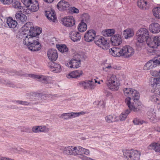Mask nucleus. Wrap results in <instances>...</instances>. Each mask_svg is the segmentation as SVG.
Instances as JSON below:
<instances>
[{
    "label": "nucleus",
    "mask_w": 160,
    "mask_h": 160,
    "mask_svg": "<svg viewBox=\"0 0 160 160\" xmlns=\"http://www.w3.org/2000/svg\"><path fill=\"white\" fill-rule=\"evenodd\" d=\"M42 32V29L38 27L35 29L33 28L28 33V35L29 36L30 38L33 41H31L29 46L28 48L29 50L32 51H38L41 48V45L38 40L39 37H37Z\"/></svg>",
    "instance_id": "obj_1"
},
{
    "label": "nucleus",
    "mask_w": 160,
    "mask_h": 160,
    "mask_svg": "<svg viewBox=\"0 0 160 160\" xmlns=\"http://www.w3.org/2000/svg\"><path fill=\"white\" fill-rule=\"evenodd\" d=\"M149 33L148 30L144 28H142L137 31L136 35L137 42L136 43L137 48L140 50L144 47V42L148 39Z\"/></svg>",
    "instance_id": "obj_2"
},
{
    "label": "nucleus",
    "mask_w": 160,
    "mask_h": 160,
    "mask_svg": "<svg viewBox=\"0 0 160 160\" xmlns=\"http://www.w3.org/2000/svg\"><path fill=\"white\" fill-rule=\"evenodd\" d=\"M106 79V84L109 89L113 91H116L118 89L120 84L115 75L108 74Z\"/></svg>",
    "instance_id": "obj_3"
},
{
    "label": "nucleus",
    "mask_w": 160,
    "mask_h": 160,
    "mask_svg": "<svg viewBox=\"0 0 160 160\" xmlns=\"http://www.w3.org/2000/svg\"><path fill=\"white\" fill-rule=\"evenodd\" d=\"M125 158L128 160H139L140 153L137 150H125L123 151Z\"/></svg>",
    "instance_id": "obj_4"
},
{
    "label": "nucleus",
    "mask_w": 160,
    "mask_h": 160,
    "mask_svg": "<svg viewBox=\"0 0 160 160\" xmlns=\"http://www.w3.org/2000/svg\"><path fill=\"white\" fill-rule=\"evenodd\" d=\"M95 43L98 47L102 48L103 49H107L109 47V44L107 40L101 36H96L95 39Z\"/></svg>",
    "instance_id": "obj_5"
},
{
    "label": "nucleus",
    "mask_w": 160,
    "mask_h": 160,
    "mask_svg": "<svg viewBox=\"0 0 160 160\" xmlns=\"http://www.w3.org/2000/svg\"><path fill=\"white\" fill-rule=\"evenodd\" d=\"M84 58L82 55L78 54L75 55L73 58L69 62L71 65V68H78L79 67L81 64V61Z\"/></svg>",
    "instance_id": "obj_6"
},
{
    "label": "nucleus",
    "mask_w": 160,
    "mask_h": 160,
    "mask_svg": "<svg viewBox=\"0 0 160 160\" xmlns=\"http://www.w3.org/2000/svg\"><path fill=\"white\" fill-rule=\"evenodd\" d=\"M29 36L28 35V34L27 35L26 33H25L24 31H22L21 32H18L17 34L16 37L19 39L22 40L23 39V43L25 45H28L29 46L30 43L31 41H33L32 39L30 38Z\"/></svg>",
    "instance_id": "obj_7"
},
{
    "label": "nucleus",
    "mask_w": 160,
    "mask_h": 160,
    "mask_svg": "<svg viewBox=\"0 0 160 160\" xmlns=\"http://www.w3.org/2000/svg\"><path fill=\"white\" fill-rule=\"evenodd\" d=\"M26 76H28L33 78H37L40 79V81L46 84L52 83L51 78L47 76H39L32 74H26Z\"/></svg>",
    "instance_id": "obj_8"
},
{
    "label": "nucleus",
    "mask_w": 160,
    "mask_h": 160,
    "mask_svg": "<svg viewBox=\"0 0 160 160\" xmlns=\"http://www.w3.org/2000/svg\"><path fill=\"white\" fill-rule=\"evenodd\" d=\"M151 81L152 92L154 93L155 94L160 95V81H158L155 78H152Z\"/></svg>",
    "instance_id": "obj_9"
},
{
    "label": "nucleus",
    "mask_w": 160,
    "mask_h": 160,
    "mask_svg": "<svg viewBox=\"0 0 160 160\" xmlns=\"http://www.w3.org/2000/svg\"><path fill=\"white\" fill-rule=\"evenodd\" d=\"M79 146L74 147L69 146L65 147L63 150V153L64 154L69 155H78Z\"/></svg>",
    "instance_id": "obj_10"
},
{
    "label": "nucleus",
    "mask_w": 160,
    "mask_h": 160,
    "mask_svg": "<svg viewBox=\"0 0 160 160\" xmlns=\"http://www.w3.org/2000/svg\"><path fill=\"white\" fill-rule=\"evenodd\" d=\"M62 22L63 24L67 27H75V21L72 16H68L64 17L62 19Z\"/></svg>",
    "instance_id": "obj_11"
},
{
    "label": "nucleus",
    "mask_w": 160,
    "mask_h": 160,
    "mask_svg": "<svg viewBox=\"0 0 160 160\" xmlns=\"http://www.w3.org/2000/svg\"><path fill=\"white\" fill-rule=\"evenodd\" d=\"M96 32L93 29L88 30L85 33L84 36V40L86 42H90L94 40L95 42Z\"/></svg>",
    "instance_id": "obj_12"
},
{
    "label": "nucleus",
    "mask_w": 160,
    "mask_h": 160,
    "mask_svg": "<svg viewBox=\"0 0 160 160\" xmlns=\"http://www.w3.org/2000/svg\"><path fill=\"white\" fill-rule=\"evenodd\" d=\"M85 113L83 112H69L63 113L61 115L59 118L64 119H68L71 118H75L81 115L85 114Z\"/></svg>",
    "instance_id": "obj_13"
},
{
    "label": "nucleus",
    "mask_w": 160,
    "mask_h": 160,
    "mask_svg": "<svg viewBox=\"0 0 160 160\" xmlns=\"http://www.w3.org/2000/svg\"><path fill=\"white\" fill-rule=\"evenodd\" d=\"M124 57L128 58L133 56L134 53V49L129 46L126 45L122 47Z\"/></svg>",
    "instance_id": "obj_14"
},
{
    "label": "nucleus",
    "mask_w": 160,
    "mask_h": 160,
    "mask_svg": "<svg viewBox=\"0 0 160 160\" xmlns=\"http://www.w3.org/2000/svg\"><path fill=\"white\" fill-rule=\"evenodd\" d=\"M32 2V0H30V1L28 2V3L26 5L24 4L27 8L30 10V11L35 12L37 11L39 9V4L38 2L33 0Z\"/></svg>",
    "instance_id": "obj_15"
},
{
    "label": "nucleus",
    "mask_w": 160,
    "mask_h": 160,
    "mask_svg": "<svg viewBox=\"0 0 160 160\" xmlns=\"http://www.w3.org/2000/svg\"><path fill=\"white\" fill-rule=\"evenodd\" d=\"M132 100L130 97H128L126 98L125 100L126 103L128 106L129 108V109L130 111H133L134 112H137L139 110V108L137 105H136V102H135V104L134 102L131 103L130 100Z\"/></svg>",
    "instance_id": "obj_16"
},
{
    "label": "nucleus",
    "mask_w": 160,
    "mask_h": 160,
    "mask_svg": "<svg viewBox=\"0 0 160 160\" xmlns=\"http://www.w3.org/2000/svg\"><path fill=\"white\" fill-rule=\"evenodd\" d=\"M122 38L120 35L116 34L111 38L112 44L114 46H118L122 42Z\"/></svg>",
    "instance_id": "obj_17"
},
{
    "label": "nucleus",
    "mask_w": 160,
    "mask_h": 160,
    "mask_svg": "<svg viewBox=\"0 0 160 160\" xmlns=\"http://www.w3.org/2000/svg\"><path fill=\"white\" fill-rule=\"evenodd\" d=\"M47 55L49 59L52 62L55 61L58 57L57 52L55 49H49Z\"/></svg>",
    "instance_id": "obj_18"
},
{
    "label": "nucleus",
    "mask_w": 160,
    "mask_h": 160,
    "mask_svg": "<svg viewBox=\"0 0 160 160\" xmlns=\"http://www.w3.org/2000/svg\"><path fill=\"white\" fill-rule=\"evenodd\" d=\"M70 6V5L68 2L65 1H60L57 6L58 9L61 11L69 9Z\"/></svg>",
    "instance_id": "obj_19"
},
{
    "label": "nucleus",
    "mask_w": 160,
    "mask_h": 160,
    "mask_svg": "<svg viewBox=\"0 0 160 160\" xmlns=\"http://www.w3.org/2000/svg\"><path fill=\"white\" fill-rule=\"evenodd\" d=\"M83 74L82 70H78L70 72L67 75V77L68 78H77L80 77Z\"/></svg>",
    "instance_id": "obj_20"
},
{
    "label": "nucleus",
    "mask_w": 160,
    "mask_h": 160,
    "mask_svg": "<svg viewBox=\"0 0 160 160\" xmlns=\"http://www.w3.org/2000/svg\"><path fill=\"white\" fill-rule=\"evenodd\" d=\"M48 66L50 67L51 70L55 72H60L61 71L60 65L58 64L52 62L48 63Z\"/></svg>",
    "instance_id": "obj_21"
},
{
    "label": "nucleus",
    "mask_w": 160,
    "mask_h": 160,
    "mask_svg": "<svg viewBox=\"0 0 160 160\" xmlns=\"http://www.w3.org/2000/svg\"><path fill=\"white\" fill-rule=\"evenodd\" d=\"M149 28L150 31L153 33H158L160 31V25L157 23H151Z\"/></svg>",
    "instance_id": "obj_22"
},
{
    "label": "nucleus",
    "mask_w": 160,
    "mask_h": 160,
    "mask_svg": "<svg viewBox=\"0 0 160 160\" xmlns=\"http://www.w3.org/2000/svg\"><path fill=\"white\" fill-rule=\"evenodd\" d=\"M70 37L73 42H77L79 41L81 38V35L79 32L75 31L70 32Z\"/></svg>",
    "instance_id": "obj_23"
},
{
    "label": "nucleus",
    "mask_w": 160,
    "mask_h": 160,
    "mask_svg": "<svg viewBox=\"0 0 160 160\" xmlns=\"http://www.w3.org/2000/svg\"><path fill=\"white\" fill-rule=\"evenodd\" d=\"M15 16L18 21L22 23L25 22L27 19V17L21 12L17 13Z\"/></svg>",
    "instance_id": "obj_24"
},
{
    "label": "nucleus",
    "mask_w": 160,
    "mask_h": 160,
    "mask_svg": "<svg viewBox=\"0 0 160 160\" xmlns=\"http://www.w3.org/2000/svg\"><path fill=\"white\" fill-rule=\"evenodd\" d=\"M148 118L151 122H154L156 119V116L155 112L153 109H151L147 112Z\"/></svg>",
    "instance_id": "obj_25"
},
{
    "label": "nucleus",
    "mask_w": 160,
    "mask_h": 160,
    "mask_svg": "<svg viewBox=\"0 0 160 160\" xmlns=\"http://www.w3.org/2000/svg\"><path fill=\"white\" fill-rule=\"evenodd\" d=\"M138 6L142 9H148L149 8L147 2L144 0H139L137 2Z\"/></svg>",
    "instance_id": "obj_26"
},
{
    "label": "nucleus",
    "mask_w": 160,
    "mask_h": 160,
    "mask_svg": "<svg viewBox=\"0 0 160 160\" xmlns=\"http://www.w3.org/2000/svg\"><path fill=\"white\" fill-rule=\"evenodd\" d=\"M46 16L49 20L53 22H55V20L57 19L54 12L52 10L46 11Z\"/></svg>",
    "instance_id": "obj_27"
},
{
    "label": "nucleus",
    "mask_w": 160,
    "mask_h": 160,
    "mask_svg": "<svg viewBox=\"0 0 160 160\" xmlns=\"http://www.w3.org/2000/svg\"><path fill=\"white\" fill-rule=\"evenodd\" d=\"M7 23L10 28H15L17 26L18 24L17 21L13 20L11 18H8L7 20Z\"/></svg>",
    "instance_id": "obj_28"
},
{
    "label": "nucleus",
    "mask_w": 160,
    "mask_h": 160,
    "mask_svg": "<svg viewBox=\"0 0 160 160\" xmlns=\"http://www.w3.org/2000/svg\"><path fill=\"white\" fill-rule=\"evenodd\" d=\"M160 142H153L150 144L148 147L149 149H153L156 152H160Z\"/></svg>",
    "instance_id": "obj_29"
},
{
    "label": "nucleus",
    "mask_w": 160,
    "mask_h": 160,
    "mask_svg": "<svg viewBox=\"0 0 160 160\" xmlns=\"http://www.w3.org/2000/svg\"><path fill=\"white\" fill-rule=\"evenodd\" d=\"M131 96L130 97L133 100L134 102L137 101L139 98V93L137 90L132 89Z\"/></svg>",
    "instance_id": "obj_30"
},
{
    "label": "nucleus",
    "mask_w": 160,
    "mask_h": 160,
    "mask_svg": "<svg viewBox=\"0 0 160 160\" xmlns=\"http://www.w3.org/2000/svg\"><path fill=\"white\" fill-rule=\"evenodd\" d=\"M134 34V31L129 28L124 30L123 32V36L126 39L132 37Z\"/></svg>",
    "instance_id": "obj_31"
},
{
    "label": "nucleus",
    "mask_w": 160,
    "mask_h": 160,
    "mask_svg": "<svg viewBox=\"0 0 160 160\" xmlns=\"http://www.w3.org/2000/svg\"><path fill=\"white\" fill-rule=\"evenodd\" d=\"M148 45L151 48H157L158 47V46L156 41H155V39L154 37L153 38V40H151V38L149 37L148 39L146 41Z\"/></svg>",
    "instance_id": "obj_32"
},
{
    "label": "nucleus",
    "mask_w": 160,
    "mask_h": 160,
    "mask_svg": "<svg viewBox=\"0 0 160 160\" xmlns=\"http://www.w3.org/2000/svg\"><path fill=\"white\" fill-rule=\"evenodd\" d=\"M155 63L153 60H150L145 64L143 67V69L144 70H147L153 68L154 67H156Z\"/></svg>",
    "instance_id": "obj_33"
},
{
    "label": "nucleus",
    "mask_w": 160,
    "mask_h": 160,
    "mask_svg": "<svg viewBox=\"0 0 160 160\" xmlns=\"http://www.w3.org/2000/svg\"><path fill=\"white\" fill-rule=\"evenodd\" d=\"M78 155H80V158L82 159V158L83 156V154L88 155L89 153V150L88 149H86L81 147L79 146ZM83 157H84L83 156Z\"/></svg>",
    "instance_id": "obj_34"
},
{
    "label": "nucleus",
    "mask_w": 160,
    "mask_h": 160,
    "mask_svg": "<svg viewBox=\"0 0 160 160\" xmlns=\"http://www.w3.org/2000/svg\"><path fill=\"white\" fill-rule=\"evenodd\" d=\"M115 33V31L113 29H107L102 31V34L105 37H109L112 36Z\"/></svg>",
    "instance_id": "obj_35"
},
{
    "label": "nucleus",
    "mask_w": 160,
    "mask_h": 160,
    "mask_svg": "<svg viewBox=\"0 0 160 160\" xmlns=\"http://www.w3.org/2000/svg\"><path fill=\"white\" fill-rule=\"evenodd\" d=\"M33 27V25L32 22H27L22 27V29L23 30V31L25 32L26 31H29V32L31 30Z\"/></svg>",
    "instance_id": "obj_36"
},
{
    "label": "nucleus",
    "mask_w": 160,
    "mask_h": 160,
    "mask_svg": "<svg viewBox=\"0 0 160 160\" xmlns=\"http://www.w3.org/2000/svg\"><path fill=\"white\" fill-rule=\"evenodd\" d=\"M78 28L80 32H84L87 29V25L85 22H81L78 25Z\"/></svg>",
    "instance_id": "obj_37"
},
{
    "label": "nucleus",
    "mask_w": 160,
    "mask_h": 160,
    "mask_svg": "<svg viewBox=\"0 0 160 160\" xmlns=\"http://www.w3.org/2000/svg\"><path fill=\"white\" fill-rule=\"evenodd\" d=\"M13 102H16L17 103L22 105L30 106L33 104H38L37 102L32 103V102H28L26 101H23L22 100H15L13 101Z\"/></svg>",
    "instance_id": "obj_38"
},
{
    "label": "nucleus",
    "mask_w": 160,
    "mask_h": 160,
    "mask_svg": "<svg viewBox=\"0 0 160 160\" xmlns=\"http://www.w3.org/2000/svg\"><path fill=\"white\" fill-rule=\"evenodd\" d=\"M0 83L11 87L14 88L16 87V85L10 81H6L2 79H0Z\"/></svg>",
    "instance_id": "obj_39"
},
{
    "label": "nucleus",
    "mask_w": 160,
    "mask_h": 160,
    "mask_svg": "<svg viewBox=\"0 0 160 160\" xmlns=\"http://www.w3.org/2000/svg\"><path fill=\"white\" fill-rule=\"evenodd\" d=\"M57 47L58 50L62 53L67 52L68 51V49L65 45H57Z\"/></svg>",
    "instance_id": "obj_40"
},
{
    "label": "nucleus",
    "mask_w": 160,
    "mask_h": 160,
    "mask_svg": "<svg viewBox=\"0 0 160 160\" xmlns=\"http://www.w3.org/2000/svg\"><path fill=\"white\" fill-rule=\"evenodd\" d=\"M153 14L156 18L160 19V7H156L152 10Z\"/></svg>",
    "instance_id": "obj_41"
},
{
    "label": "nucleus",
    "mask_w": 160,
    "mask_h": 160,
    "mask_svg": "<svg viewBox=\"0 0 160 160\" xmlns=\"http://www.w3.org/2000/svg\"><path fill=\"white\" fill-rule=\"evenodd\" d=\"M150 100L152 102L158 103L160 102V98L158 95L153 94L150 97Z\"/></svg>",
    "instance_id": "obj_42"
},
{
    "label": "nucleus",
    "mask_w": 160,
    "mask_h": 160,
    "mask_svg": "<svg viewBox=\"0 0 160 160\" xmlns=\"http://www.w3.org/2000/svg\"><path fill=\"white\" fill-rule=\"evenodd\" d=\"M119 49V48H113L109 49V52L112 56L117 57Z\"/></svg>",
    "instance_id": "obj_43"
},
{
    "label": "nucleus",
    "mask_w": 160,
    "mask_h": 160,
    "mask_svg": "<svg viewBox=\"0 0 160 160\" xmlns=\"http://www.w3.org/2000/svg\"><path fill=\"white\" fill-rule=\"evenodd\" d=\"M130 110L127 109L124 112H122L119 116L120 120L121 121L125 120L128 115L130 112Z\"/></svg>",
    "instance_id": "obj_44"
},
{
    "label": "nucleus",
    "mask_w": 160,
    "mask_h": 160,
    "mask_svg": "<svg viewBox=\"0 0 160 160\" xmlns=\"http://www.w3.org/2000/svg\"><path fill=\"white\" fill-rule=\"evenodd\" d=\"M93 79L91 80H86L82 82L79 83L81 87H83L85 89L89 87V82H92Z\"/></svg>",
    "instance_id": "obj_45"
},
{
    "label": "nucleus",
    "mask_w": 160,
    "mask_h": 160,
    "mask_svg": "<svg viewBox=\"0 0 160 160\" xmlns=\"http://www.w3.org/2000/svg\"><path fill=\"white\" fill-rule=\"evenodd\" d=\"M116 117L112 115H109L105 117L106 122L108 123L112 122L115 121Z\"/></svg>",
    "instance_id": "obj_46"
},
{
    "label": "nucleus",
    "mask_w": 160,
    "mask_h": 160,
    "mask_svg": "<svg viewBox=\"0 0 160 160\" xmlns=\"http://www.w3.org/2000/svg\"><path fill=\"white\" fill-rule=\"evenodd\" d=\"M151 74L154 77L158 76V78H155L158 81H160V70L159 71L152 70L151 72Z\"/></svg>",
    "instance_id": "obj_47"
},
{
    "label": "nucleus",
    "mask_w": 160,
    "mask_h": 160,
    "mask_svg": "<svg viewBox=\"0 0 160 160\" xmlns=\"http://www.w3.org/2000/svg\"><path fill=\"white\" fill-rule=\"evenodd\" d=\"M132 89L130 88H126L123 89V91L124 95L128 97H130L131 96V93L132 92Z\"/></svg>",
    "instance_id": "obj_48"
},
{
    "label": "nucleus",
    "mask_w": 160,
    "mask_h": 160,
    "mask_svg": "<svg viewBox=\"0 0 160 160\" xmlns=\"http://www.w3.org/2000/svg\"><path fill=\"white\" fill-rule=\"evenodd\" d=\"M12 6L15 8L18 9H21L22 7L21 6V3L19 1L14 0L12 1Z\"/></svg>",
    "instance_id": "obj_49"
},
{
    "label": "nucleus",
    "mask_w": 160,
    "mask_h": 160,
    "mask_svg": "<svg viewBox=\"0 0 160 160\" xmlns=\"http://www.w3.org/2000/svg\"><path fill=\"white\" fill-rule=\"evenodd\" d=\"M82 20L81 22H88L90 20V17L89 15L86 13H84L82 16Z\"/></svg>",
    "instance_id": "obj_50"
},
{
    "label": "nucleus",
    "mask_w": 160,
    "mask_h": 160,
    "mask_svg": "<svg viewBox=\"0 0 160 160\" xmlns=\"http://www.w3.org/2000/svg\"><path fill=\"white\" fill-rule=\"evenodd\" d=\"M39 132H48L49 130V128H47L45 126H39Z\"/></svg>",
    "instance_id": "obj_51"
},
{
    "label": "nucleus",
    "mask_w": 160,
    "mask_h": 160,
    "mask_svg": "<svg viewBox=\"0 0 160 160\" xmlns=\"http://www.w3.org/2000/svg\"><path fill=\"white\" fill-rule=\"evenodd\" d=\"M69 12L71 13H78L79 12V10L75 7H69Z\"/></svg>",
    "instance_id": "obj_52"
},
{
    "label": "nucleus",
    "mask_w": 160,
    "mask_h": 160,
    "mask_svg": "<svg viewBox=\"0 0 160 160\" xmlns=\"http://www.w3.org/2000/svg\"><path fill=\"white\" fill-rule=\"evenodd\" d=\"M133 123L135 125L142 124L143 123V121L140 120L139 119L136 118L134 119L133 121Z\"/></svg>",
    "instance_id": "obj_53"
},
{
    "label": "nucleus",
    "mask_w": 160,
    "mask_h": 160,
    "mask_svg": "<svg viewBox=\"0 0 160 160\" xmlns=\"http://www.w3.org/2000/svg\"><path fill=\"white\" fill-rule=\"evenodd\" d=\"M155 63V65H159L160 64V55H158L155 58V60H153Z\"/></svg>",
    "instance_id": "obj_54"
},
{
    "label": "nucleus",
    "mask_w": 160,
    "mask_h": 160,
    "mask_svg": "<svg viewBox=\"0 0 160 160\" xmlns=\"http://www.w3.org/2000/svg\"><path fill=\"white\" fill-rule=\"evenodd\" d=\"M155 41L156 42L158 46H160V36H157L154 37Z\"/></svg>",
    "instance_id": "obj_55"
},
{
    "label": "nucleus",
    "mask_w": 160,
    "mask_h": 160,
    "mask_svg": "<svg viewBox=\"0 0 160 160\" xmlns=\"http://www.w3.org/2000/svg\"><path fill=\"white\" fill-rule=\"evenodd\" d=\"M4 4H9L12 2V0H0Z\"/></svg>",
    "instance_id": "obj_56"
},
{
    "label": "nucleus",
    "mask_w": 160,
    "mask_h": 160,
    "mask_svg": "<svg viewBox=\"0 0 160 160\" xmlns=\"http://www.w3.org/2000/svg\"><path fill=\"white\" fill-rule=\"evenodd\" d=\"M92 82H89V87L91 89H94L96 86V84L95 82H94V80L93 79Z\"/></svg>",
    "instance_id": "obj_57"
},
{
    "label": "nucleus",
    "mask_w": 160,
    "mask_h": 160,
    "mask_svg": "<svg viewBox=\"0 0 160 160\" xmlns=\"http://www.w3.org/2000/svg\"><path fill=\"white\" fill-rule=\"evenodd\" d=\"M39 126H34L32 128V131L35 133H38L39 132Z\"/></svg>",
    "instance_id": "obj_58"
},
{
    "label": "nucleus",
    "mask_w": 160,
    "mask_h": 160,
    "mask_svg": "<svg viewBox=\"0 0 160 160\" xmlns=\"http://www.w3.org/2000/svg\"><path fill=\"white\" fill-rule=\"evenodd\" d=\"M122 50V47L121 48H120L119 50V52L118 53L117 57H119L120 56L124 57L123 52Z\"/></svg>",
    "instance_id": "obj_59"
},
{
    "label": "nucleus",
    "mask_w": 160,
    "mask_h": 160,
    "mask_svg": "<svg viewBox=\"0 0 160 160\" xmlns=\"http://www.w3.org/2000/svg\"><path fill=\"white\" fill-rule=\"evenodd\" d=\"M23 131L28 133L31 132V130L28 127H24L23 130Z\"/></svg>",
    "instance_id": "obj_60"
},
{
    "label": "nucleus",
    "mask_w": 160,
    "mask_h": 160,
    "mask_svg": "<svg viewBox=\"0 0 160 160\" xmlns=\"http://www.w3.org/2000/svg\"><path fill=\"white\" fill-rule=\"evenodd\" d=\"M26 9L24 8L23 10V12L25 13L26 14L30 13V10H29V9H28V8H27V7H26Z\"/></svg>",
    "instance_id": "obj_61"
},
{
    "label": "nucleus",
    "mask_w": 160,
    "mask_h": 160,
    "mask_svg": "<svg viewBox=\"0 0 160 160\" xmlns=\"http://www.w3.org/2000/svg\"><path fill=\"white\" fill-rule=\"evenodd\" d=\"M3 17L0 15V27H1L3 24V21L2 20Z\"/></svg>",
    "instance_id": "obj_62"
},
{
    "label": "nucleus",
    "mask_w": 160,
    "mask_h": 160,
    "mask_svg": "<svg viewBox=\"0 0 160 160\" xmlns=\"http://www.w3.org/2000/svg\"><path fill=\"white\" fill-rule=\"evenodd\" d=\"M112 68L111 66L110 65H108L107 66H106L105 68H103V69L106 71H107V69H111Z\"/></svg>",
    "instance_id": "obj_63"
},
{
    "label": "nucleus",
    "mask_w": 160,
    "mask_h": 160,
    "mask_svg": "<svg viewBox=\"0 0 160 160\" xmlns=\"http://www.w3.org/2000/svg\"><path fill=\"white\" fill-rule=\"evenodd\" d=\"M0 72L3 73H5L7 72V71L3 68H0Z\"/></svg>",
    "instance_id": "obj_64"
}]
</instances>
